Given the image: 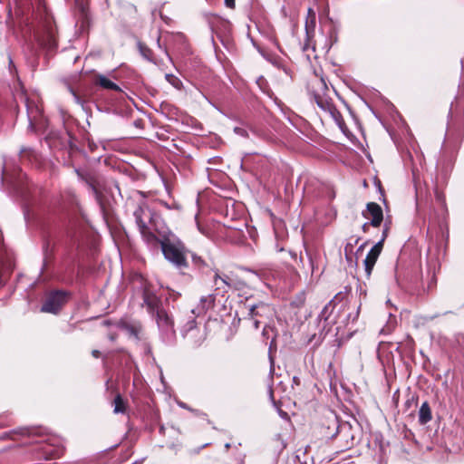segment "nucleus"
Segmentation results:
<instances>
[{"label":"nucleus","instance_id":"nucleus-15","mask_svg":"<svg viewBox=\"0 0 464 464\" xmlns=\"http://www.w3.org/2000/svg\"><path fill=\"white\" fill-rule=\"evenodd\" d=\"M305 34H306V41L303 45V51L308 52V50L311 48L313 51H314V46L311 45V40L314 37V28H315V14H312L311 18H306L305 21Z\"/></svg>","mask_w":464,"mask_h":464},{"label":"nucleus","instance_id":"nucleus-28","mask_svg":"<svg viewBox=\"0 0 464 464\" xmlns=\"http://www.w3.org/2000/svg\"><path fill=\"white\" fill-rule=\"evenodd\" d=\"M389 230H390V224L388 222H385L384 223V227H383V230H382V238L379 240V241H382V246H383V243H384L386 237H388Z\"/></svg>","mask_w":464,"mask_h":464},{"label":"nucleus","instance_id":"nucleus-4","mask_svg":"<svg viewBox=\"0 0 464 464\" xmlns=\"http://www.w3.org/2000/svg\"><path fill=\"white\" fill-rule=\"evenodd\" d=\"M327 430L325 436L334 438L338 436L340 440L343 442V447L350 449L354 445V435L352 430V425L347 421L340 422L334 416L328 420Z\"/></svg>","mask_w":464,"mask_h":464},{"label":"nucleus","instance_id":"nucleus-19","mask_svg":"<svg viewBox=\"0 0 464 464\" xmlns=\"http://www.w3.org/2000/svg\"><path fill=\"white\" fill-rule=\"evenodd\" d=\"M97 83L101 87H102L103 89H106V90H112V91H116V92L121 91V89L116 83H114L112 81H111L109 78H107L104 75H99L97 77Z\"/></svg>","mask_w":464,"mask_h":464},{"label":"nucleus","instance_id":"nucleus-30","mask_svg":"<svg viewBox=\"0 0 464 464\" xmlns=\"http://www.w3.org/2000/svg\"><path fill=\"white\" fill-rule=\"evenodd\" d=\"M9 71L12 74L13 73L17 74V71H16L14 62L10 56H9Z\"/></svg>","mask_w":464,"mask_h":464},{"label":"nucleus","instance_id":"nucleus-20","mask_svg":"<svg viewBox=\"0 0 464 464\" xmlns=\"http://www.w3.org/2000/svg\"><path fill=\"white\" fill-rule=\"evenodd\" d=\"M328 113L331 118L334 121V122L337 124V126L343 130L345 128V122L343 121V118L340 111L336 109L335 106L331 107V109L326 112Z\"/></svg>","mask_w":464,"mask_h":464},{"label":"nucleus","instance_id":"nucleus-18","mask_svg":"<svg viewBox=\"0 0 464 464\" xmlns=\"http://www.w3.org/2000/svg\"><path fill=\"white\" fill-rule=\"evenodd\" d=\"M419 422L421 425H425L430 422L432 419L431 409L428 401H424L419 410Z\"/></svg>","mask_w":464,"mask_h":464},{"label":"nucleus","instance_id":"nucleus-45","mask_svg":"<svg viewBox=\"0 0 464 464\" xmlns=\"http://www.w3.org/2000/svg\"><path fill=\"white\" fill-rule=\"evenodd\" d=\"M157 44H158L159 47H160V37H158V39H157Z\"/></svg>","mask_w":464,"mask_h":464},{"label":"nucleus","instance_id":"nucleus-24","mask_svg":"<svg viewBox=\"0 0 464 464\" xmlns=\"http://www.w3.org/2000/svg\"><path fill=\"white\" fill-rule=\"evenodd\" d=\"M125 411H126V407H125V403L123 401V399L121 396V394H117L115 399H114L113 412L116 413V414H118V413H124Z\"/></svg>","mask_w":464,"mask_h":464},{"label":"nucleus","instance_id":"nucleus-7","mask_svg":"<svg viewBox=\"0 0 464 464\" xmlns=\"http://www.w3.org/2000/svg\"><path fill=\"white\" fill-rule=\"evenodd\" d=\"M12 187L14 193L19 196L24 201L29 202L31 186L27 181V177L21 169L18 170L17 174L11 178L8 181Z\"/></svg>","mask_w":464,"mask_h":464},{"label":"nucleus","instance_id":"nucleus-33","mask_svg":"<svg viewBox=\"0 0 464 464\" xmlns=\"http://www.w3.org/2000/svg\"><path fill=\"white\" fill-rule=\"evenodd\" d=\"M225 4L227 7L233 8L235 6V0H225Z\"/></svg>","mask_w":464,"mask_h":464},{"label":"nucleus","instance_id":"nucleus-27","mask_svg":"<svg viewBox=\"0 0 464 464\" xmlns=\"http://www.w3.org/2000/svg\"><path fill=\"white\" fill-rule=\"evenodd\" d=\"M191 258L193 264L198 266L199 269L208 266L207 263L202 259L201 256H198L195 254H191Z\"/></svg>","mask_w":464,"mask_h":464},{"label":"nucleus","instance_id":"nucleus-44","mask_svg":"<svg viewBox=\"0 0 464 464\" xmlns=\"http://www.w3.org/2000/svg\"><path fill=\"white\" fill-rule=\"evenodd\" d=\"M364 246H365V243H363L362 245H361V246H359V248H358V251L362 250V249L364 247Z\"/></svg>","mask_w":464,"mask_h":464},{"label":"nucleus","instance_id":"nucleus-43","mask_svg":"<svg viewBox=\"0 0 464 464\" xmlns=\"http://www.w3.org/2000/svg\"><path fill=\"white\" fill-rule=\"evenodd\" d=\"M270 361H271V369H270V372H273V370H274V368H273L274 361H273L272 359H270Z\"/></svg>","mask_w":464,"mask_h":464},{"label":"nucleus","instance_id":"nucleus-9","mask_svg":"<svg viewBox=\"0 0 464 464\" xmlns=\"http://www.w3.org/2000/svg\"><path fill=\"white\" fill-rule=\"evenodd\" d=\"M55 25L51 18H46L44 25V34L38 36L40 44L49 49L56 47Z\"/></svg>","mask_w":464,"mask_h":464},{"label":"nucleus","instance_id":"nucleus-48","mask_svg":"<svg viewBox=\"0 0 464 464\" xmlns=\"http://www.w3.org/2000/svg\"><path fill=\"white\" fill-rule=\"evenodd\" d=\"M1 179H2V182H3V181H4V179H5L4 175L1 177Z\"/></svg>","mask_w":464,"mask_h":464},{"label":"nucleus","instance_id":"nucleus-31","mask_svg":"<svg viewBox=\"0 0 464 464\" xmlns=\"http://www.w3.org/2000/svg\"><path fill=\"white\" fill-rule=\"evenodd\" d=\"M166 78L167 80L172 84V85H175L176 86V82H178L179 80L174 77L172 74H167L166 75Z\"/></svg>","mask_w":464,"mask_h":464},{"label":"nucleus","instance_id":"nucleus-5","mask_svg":"<svg viewBox=\"0 0 464 464\" xmlns=\"http://www.w3.org/2000/svg\"><path fill=\"white\" fill-rule=\"evenodd\" d=\"M16 83L19 87V90L15 88L14 92V99L16 102L21 101L25 104L29 121V128L33 130L34 129V125L37 124L38 121L42 117V109L34 99L28 98L25 95L24 87L18 77L16 79Z\"/></svg>","mask_w":464,"mask_h":464},{"label":"nucleus","instance_id":"nucleus-3","mask_svg":"<svg viewBox=\"0 0 464 464\" xmlns=\"http://www.w3.org/2000/svg\"><path fill=\"white\" fill-rule=\"evenodd\" d=\"M134 217L143 240L150 246H156L158 243L160 245V239L151 230L157 226V215L148 208L140 206L135 209ZM155 230L158 228L155 227Z\"/></svg>","mask_w":464,"mask_h":464},{"label":"nucleus","instance_id":"nucleus-1","mask_svg":"<svg viewBox=\"0 0 464 464\" xmlns=\"http://www.w3.org/2000/svg\"><path fill=\"white\" fill-rule=\"evenodd\" d=\"M159 292H137L142 299V306L146 307L147 312L151 314L157 323L162 341L171 344L175 341L174 323L170 315L165 309L168 303V297L158 295Z\"/></svg>","mask_w":464,"mask_h":464},{"label":"nucleus","instance_id":"nucleus-6","mask_svg":"<svg viewBox=\"0 0 464 464\" xmlns=\"http://www.w3.org/2000/svg\"><path fill=\"white\" fill-rule=\"evenodd\" d=\"M312 96L317 106L324 112L334 107L332 98L329 96V89L324 79L317 80L313 83Z\"/></svg>","mask_w":464,"mask_h":464},{"label":"nucleus","instance_id":"nucleus-16","mask_svg":"<svg viewBox=\"0 0 464 464\" xmlns=\"http://www.w3.org/2000/svg\"><path fill=\"white\" fill-rule=\"evenodd\" d=\"M215 294H208V295L201 296L199 299V304L196 309H191V314L199 315L201 313L208 311V309L215 306L216 302Z\"/></svg>","mask_w":464,"mask_h":464},{"label":"nucleus","instance_id":"nucleus-26","mask_svg":"<svg viewBox=\"0 0 464 464\" xmlns=\"http://www.w3.org/2000/svg\"><path fill=\"white\" fill-rule=\"evenodd\" d=\"M248 280L250 282H255V281H264V285L266 286V287H269V288H272L273 286L268 283L266 282V279H264L259 274L257 273H255V272H252V271H248Z\"/></svg>","mask_w":464,"mask_h":464},{"label":"nucleus","instance_id":"nucleus-23","mask_svg":"<svg viewBox=\"0 0 464 464\" xmlns=\"http://www.w3.org/2000/svg\"><path fill=\"white\" fill-rule=\"evenodd\" d=\"M342 294L343 292L342 291H339L337 292V294L334 296V298L332 300L329 301V303L324 306V308L323 309V311L321 312V314H319V318H324V320L326 321L327 320V317H325V314L326 312L328 311V309L331 307V306H334L335 304L343 298L342 296Z\"/></svg>","mask_w":464,"mask_h":464},{"label":"nucleus","instance_id":"nucleus-14","mask_svg":"<svg viewBox=\"0 0 464 464\" xmlns=\"http://www.w3.org/2000/svg\"><path fill=\"white\" fill-rule=\"evenodd\" d=\"M368 215L363 214L365 218H371V226L378 227L383 219V213L382 208L374 202L367 204Z\"/></svg>","mask_w":464,"mask_h":464},{"label":"nucleus","instance_id":"nucleus-13","mask_svg":"<svg viewBox=\"0 0 464 464\" xmlns=\"http://www.w3.org/2000/svg\"><path fill=\"white\" fill-rule=\"evenodd\" d=\"M214 284H215V290H220L224 288H234L237 289L241 287L242 285L236 282L234 278H232L230 276L227 275H220L218 271L214 272Z\"/></svg>","mask_w":464,"mask_h":464},{"label":"nucleus","instance_id":"nucleus-29","mask_svg":"<svg viewBox=\"0 0 464 464\" xmlns=\"http://www.w3.org/2000/svg\"><path fill=\"white\" fill-rule=\"evenodd\" d=\"M234 131L237 134V135H240L242 137H246L247 136V131L243 129V128H240V127H236L234 129Z\"/></svg>","mask_w":464,"mask_h":464},{"label":"nucleus","instance_id":"nucleus-34","mask_svg":"<svg viewBox=\"0 0 464 464\" xmlns=\"http://www.w3.org/2000/svg\"><path fill=\"white\" fill-rule=\"evenodd\" d=\"M370 226H371V224H370V223H364V224L362 225V228L363 232H367V230H368V228H369V227H370Z\"/></svg>","mask_w":464,"mask_h":464},{"label":"nucleus","instance_id":"nucleus-37","mask_svg":"<svg viewBox=\"0 0 464 464\" xmlns=\"http://www.w3.org/2000/svg\"><path fill=\"white\" fill-rule=\"evenodd\" d=\"M312 14H315L311 8L308 9L307 18H311Z\"/></svg>","mask_w":464,"mask_h":464},{"label":"nucleus","instance_id":"nucleus-22","mask_svg":"<svg viewBox=\"0 0 464 464\" xmlns=\"http://www.w3.org/2000/svg\"><path fill=\"white\" fill-rule=\"evenodd\" d=\"M77 8L83 20L89 19V3L88 0H76Z\"/></svg>","mask_w":464,"mask_h":464},{"label":"nucleus","instance_id":"nucleus-25","mask_svg":"<svg viewBox=\"0 0 464 464\" xmlns=\"http://www.w3.org/2000/svg\"><path fill=\"white\" fill-rule=\"evenodd\" d=\"M138 47H139L140 54L145 59H147L150 62H153V53L149 47L144 45L142 43H139Z\"/></svg>","mask_w":464,"mask_h":464},{"label":"nucleus","instance_id":"nucleus-11","mask_svg":"<svg viewBox=\"0 0 464 464\" xmlns=\"http://www.w3.org/2000/svg\"><path fill=\"white\" fill-rule=\"evenodd\" d=\"M118 326L121 330L126 333L130 338H133L136 341L140 339V333L142 331V326L138 321H124L121 320L119 322Z\"/></svg>","mask_w":464,"mask_h":464},{"label":"nucleus","instance_id":"nucleus-47","mask_svg":"<svg viewBox=\"0 0 464 464\" xmlns=\"http://www.w3.org/2000/svg\"><path fill=\"white\" fill-rule=\"evenodd\" d=\"M27 431H28V430H27L26 429L22 430V434H25V433H27Z\"/></svg>","mask_w":464,"mask_h":464},{"label":"nucleus","instance_id":"nucleus-49","mask_svg":"<svg viewBox=\"0 0 464 464\" xmlns=\"http://www.w3.org/2000/svg\"><path fill=\"white\" fill-rule=\"evenodd\" d=\"M416 194H417V197H419V189L418 188H417Z\"/></svg>","mask_w":464,"mask_h":464},{"label":"nucleus","instance_id":"nucleus-2","mask_svg":"<svg viewBox=\"0 0 464 464\" xmlns=\"http://www.w3.org/2000/svg\"><path fill=\"white\" fill-rule=\"evenodd\" d=\"M160 247L164 257L178 269L188 267L189 250L184 243L170 233L161 235Z\"/></svg>","mask_w":464,"mask_h":464},{"label":"nucleus","instance_id":"nucleus-42","mask_svg":"<svg viewBox=\"0 0 464 464\" xmlns=\"http://www.w3.org/2000/svg\"><path fill=\"white\" fill-rule=\"evenodd\" d=\"M461 65H462V73L464 77V58L461 60Z\"/></svg>","mask_w":464,"mask_h":464},{"label":"nucleus","instance_id":"nucleus-35","mask_svg":"<svg viewBox=\"0 0 464 464\" xmlns=\"http://www.w3.org/2000/svg\"><path fill=\"white\" fill-rule=\"evenodd\" d=\"M92 354L93 357L98 358L100 356L101 353L98 350H93L92 352Z\"/></svg>","mask_w":464,"mask_h":464},{"label":"nucleus","instance_id":"nucleus-10","mask_svg":"<svg viewBox=\"0 0 464 464\" xmlns=\"http://www.w3.org/2000/svg\"><path fill=\"white\" fill-rule=\"evenodd\" d=\"M435 199L438 203V209H435V208L430 204L429 218L432 220L443 219L447 214L446 201L443 193L440 192L438 188L435 189Z\"/></svg>","mask_w":464,"mask_h":464},{"label":"nucleus","instance_id":"nucleus-39","mask_svg":"<svg viewBox=\"0 0 464 464\" xmlns=\"http://www.w3.org/2000/svg\"><path fill=\"white\" fill-rule=\"evenodd\" d=\"M179 405L181 408H183V409H188V407L187 406V404H186V403H184V402H179Z\"/></svg>","mask_w":464,"mask_h":464},{"label":"nucleus","instance_id":"nucleus-17","mask_svg":"<svg viewBox=\"0 0 464 464\" xmlns=\"http://www.w3.org/2000/svg\"><path fill=\"white\" fill-rule=\"evenodd\" d=\"M83 180L85 181L86 185L88 186V188L92 190L93 193L96 200L99 204L102 203V181L99 178L93 177V176H87L83 178Z\"/></svg>","mask_w":464,"mask_h":464},{"label":"nucleus","instance_id":"nucleus-21","mask_svg":"<svg viewBox=\"0 0 464 464\" xmlns=\"http://www.w3.org/2000/svg\"><path fill=\"white\" fill-rule=\"evenodd\" d=\"M193 316H189L188 322L183 325L181 334L183 337H188L190 332L196 329L197 323H196V314H192Z\"/></svg>","mask_w":464,"mask_h":464},{"label":"nucleus","instance_id":"nucleus-36","mask_svg":"<svg viewBox=\"0 0 464 464\" xmlns=\"http://www.w3.org/2000/svg\"><path fill=\"white\" fill-rule=\"evenodd\" d=\"M165 208H169V209H171L172 208H178V206L175 205L174 207H171L170 205H169L168 203L166 202H162L161 203Z\"/></svg>","mask_w":464,"mask_h":464},{"label":"nucleus","instance_id":"nucleus-40","mask_svg":"<svg viewBox=\"0 0 464 464\" xmlns=\"http://www.w3.org/2000/svg\"><path fill=\"white\" fill-rule=\"evenodd\" d=\"M254 327L255 329H258L259 328V322L258 321H254Z\"/></svg>","mask_w":464,"mask_h":464},{"label":"nucleus","instance_id":"nucleus-46","mask_svg":"<svg viewBox=\"0 0 464 464\" xmlns=\"http://www.w3.org/2000/svg\"><path fill=\"white\" fill-rule=\"evenodd\" d=\"M225 448H226L227 450V449H229V448H230V443H226V444H225Z\"/></svg>","mask_w":464,"mask_h":464},{"label":"nucleus","instance_id":"nucleus-8","mask_svg":"<svg viewBox=\"0 0 464 464\" xmlns=\"http://www.w3.org/2000/svg\"><path fill=\"white\" fill-rule=\"evenodd\" d=\"M70 292H50L41 307V312L57 314L67 302Z\"/></svg>","mask_w":464,"mask_h":464},{"label":"nucleus","instance_id":"nucleus-12","mask_svg":"<svg viewBox=\"0 0 464 464\" xmlns=\"http://www.w3.org/2000/svg\"><path fill=\"white\" fill-rule=\"evenodd\" d=\"M382 247H383V246L382 245V241H378L368 252V254L363 261L365 272L368 276L371 275L372 270L380 254L382 253Z\"/></svg>","mask_w":464,"mask_h":464},{"label":"nucleus","instance_id":"nucleus-38","mask_svg":"<svg viewBox=\"0 0 464 464\" xmlns=\"http://www.w3.org/2000/svg\"><path fill=\"white\" fill-rule=\"evenodd\" d=\"M438 316V314H434V315H430V316H427L425 317L426 320H433L434 318H436Z\"/></svg>","mask_w":464,"mask_h":464},{"label":"nucleus","instance_id":"nucleus-32","mask_svg":"<svg viewBox=\"0 0 464 464\" xmlns=\"http://www.w3.org/2000/svg\"><path fill=\"white\" fill-rule=\"evenodd\" d=\"M63 450L62 449H56L54 451L51 452V458H58L62 454Z\"/></svg>","mask_w":464,"mask_h":464},{"label":"nucleus","instance_id":"nucleus-41","mask_svg":"<svg viewBox=\"0 0 464 464\" xmlns=\"http://www.w3.org/2000/svg\"><path fill=\"white\" fill-rule=\"evenodd\" d=\"M255 310H256V307H255V306H252V307L250 308V314H251L252 315L256 314H255Z\"/></svg>","mask_w":464,"mask_h":464}]
</instances>
